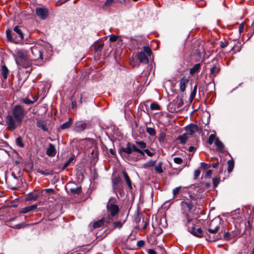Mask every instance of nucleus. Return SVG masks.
<instances>
[{"label":"nucleus","instance_id":"nucleus-1","mask_svg":"<svg viewBox=\"0 0 254 254\" xmlns=\"http://www.w3.org/2000/svg\"><path fill=\"white\" fill-rule=\"evenodd\" d=\"M135 143L138 147H137L135 144L128 142L126 147L121 149L120 152H123L129 155H130L133 152L139 153L142 155H144L145 153H146L149 157H152L154 155L155 153L154 152H151L148 149H145L147 145L145 142L143 141H136Z\"/></svg>","mask_w":254,"mask_h":254},{"label":"nucleus","instance_id":"nucleus-2","mask_svg":"<svg viewBox=\"0 0 254 254\" xmlns=\"http://www.w3.org/2000/svg\"><path fill=\"white\" fill-rule=\"evenodd\" d=\"M13 30L17 34V36L15 38H13V36L11 34V31L10 30H7L6 32V33L8 40L15 42H18L19 41H22L23 39V34L20 28L18 26H16L14 28Z\"/></svg>","mask_w":254,"mask_h":254},{"label":"nucleus","instance_id":"nucleus-3","mask_svg":"<svg viewBox=\"0 0 254 254\" xmlns=\"http://www.w3.org/2000/svg\"><path fill=\"white\" fill-rule=\"evenodd\" d=\"M5 123L7 126V128L9 130L13 131L19 126L22 122L16 120L14 117L10 114L8 115L6 117Z\"/></svg>","mask_w":254,"mask_h":254},{"label":"nucleus","instance_id":"nucleus-4","mask_svg":"<svg viewBox=\"0 0 254 254\" xmlns=\"http://www.w3.org/2000/svg\"><path fill=\"white\" fill-rule=\"evenodd\" d=\"M12 114L13 117L16 118V120L22 122L24 117L26 114V112L25 111L24 108L19 105L15 106L12 110Z\"/></svg>","mask_w":254,"mask_h":254},{"label":"nucleus","instance_id":"nucleus-5","mask_svg":"<svg viewBox=\"0 0 254 254\" xmlns=\"http://www.w3.org/2000/svg\"><path fill=\"white\" fill-rule=\"evenodd\" d=\"M44 48L40 45H35L31 48V55H29L32 60H42V53Z\"/></svg>","mask_w":254,"mask_h":254},{"label":"nucleus","instance_id":"nucleus-6","mask_svg":"<svg viewBox=\"0 0 254 254\" xmlns=\"http://www.w3.org/2000/svg\"><path fill=\"white\" fill-rule=\"evenodd\" d=\"M117 199L115 198H111L107 205V211L112 216H115L119 211V206L116 204Z\"/></svg>","mask_w":254,"mask_h":254},{"label":"nucleus","instance_id":"nucleus-7","mask_svg":"<svg viewBox=\"0 0 254 254\" xmlns=\"http://www.w3.org/2000/svg\"><path fill=\"white\" fill-rule=\"evenodd\" d=\"M185 210H184V212L183 214L185 216V217H186L187 220L188 221L187 225H188L189 231L190 233H191L192 235H193L194 236H195L198 237H202V235H203V232L202 231V230L200 228L195 229L193 226H189V224H190V221H191V219H189L187 213V212L185 213Z\"/></svg>","mask_w":254,"mask_h":254},{"label":"nucleus","instance_id":"nucleus-8","mask_svg":"<svg viewBox=\"0 0 254 254\" xmlns=\"http://www.w3.org/2000/svg\"><path fill=\"white\" fill-rule=\"evenodd\" d=\"M220 222L217 219H213L209 224V228L208 231L210 233L215 234L216 233L219 229Z\"/></svg>","mask_w":254,"mask_h":254},{"label":"nucleus","instance_id":"nucleus-9","mask_svg":"<svg viewBox=\"0 0 254 254\" xmlns=\"http://www.w3.org/2000/svg\"><path fill=\"white\" fill-rule=\"evenodd\" d=\"M199 129L198 127L194 124H190L186 127V131L187 135H193L195 131H197Z\"/></svg>","mask_w":254,"mask_h":254},{"label":"nucleus","instance_id":"nucleus-10","mask_svg":"<svg viewBox=\"0 0 254 254\" xmlns=\"http://www.w3.org/2000/svg\"><path fill=\"white\" fill-rule=\"evenodd\" d=\"M36 14L41 19L46 18L48 15V12L46 8L38 7L36 8Z\"/></svg>","mask_w":254,"mask_h":254},{"label":"nucleus","instance_id":"nucleus-11","mask_svg":"<svg viewBox=\"0 0 254 254\" xmlns=\"http://www.w3.org/2000/svg\"><path fill=\"white\" fill-rule=\"evenodd\" d=\"M87 127V124L83 121H78L76 122L74 130L77 132H81L84 130Z\"/></svg>","mask_w":254,"mask_h":254},{"label":"nucleus","instance_id":"nucleus-12","mask_svg":"<svg viewBox=\"0 0 254 254\" xmlns=\"http://www.w3.org/2000/svg\"><path fill=\"white\" fill-rule=\"evenodd\" d=\"M16 63L18 65L23 68H27L31 65V62L28 58L19 60Z\"/></svg>","mask_w":254,"mask_h":254},{"label":"nucleus","instance_id":"nucleus-13","mask_svg":"<svg viewBox=\"0 0 254 254\" xmlns=\"http://www.w3.org/2000/svg\"><path fill=\"white\" fill-rule=\"evenodd\" d=\"M16 56L15 58L16 62L19 60L20 61L22 59L27 58V53L24 50H18L16 51Z\"/></svg>","mask_w":254,"mask_h":254},{"label":"nucleus","instance_id":"nucleus-14","mask_svg":"<svg viewBox=\"0 0 254 254\" xmlns=\"http://www.w3.org/2000/svg\"><path fill=\"white\" fill-rule=\"evenodd\" d=\"M181 205L184 209H187L189 212H190L193 207V204L191 201L189 200H185L182 201Z\"/></svg>","mask_w":254,"mask_h":254},{"label":"nucleus","instance_id":"nucleus-15","mask_svg":"<svg viewBox=\"0 0 254 254\" xmlns=\"http://www.w3.org/2000/svg\"><path fill=\"white\" fill-rule=\"evenodd\" d=\"M189 82V79L186 77H182L180 81V90L184 92L185 91L187 84Z\"/></svg>","mask_w":254,"mask_h":254},{"label":"nucleus","instance_id":"nucleus-16","mask_svg":"<svg viewBox=\"0 0 254 254\" xmlns=\"http://www.w3.org/2000/svg\"><path fill=\"white\" fill-rule=\"evenodd\" d=\"M56 153L55 146L52 144H50L46 151V154L49 156H55Z\"/></svg>","mask_w":254,"mask_h":254},{"label":"nucleus","instance_id":"nucleus-17","mask_svg":"<svg viewBox=\"0 0 254 254\" xmlns=\"http://www.w3.org/2000/svg\"><path fill=\"white\" fill-rule=\"evenodd\" d=\"M137 58L140 63L147 64L148 62V59L143 52H141L138 53Z\"/></svg>","mask_w":254,"mask_h":254},{"label":"nucleus","instance_id":"nucleus-18","mask_svg":"<svg viewBox=\"0 0 254 254\" xmlns=\"http://www.w3.org/2000/svg\"><path fill=\"white\" fill-rule=\"evenodd\" d=\"M16 218H13L10 219L9 221H6V225H8L10 227H13L14 228L20 229L26 226V224L25 223H21L15 226H12L11 224V222L15 219Z\"/></svg>","mask_w":254,"mask_h":254},{"label":"nucleus","instance_id":"nucleus-19","mask_svg":"<svg viewBox=\"0 0 254 254\" xmlns=\"http://www.w3.org/2000/svg\"><path fill=\"white\" fill-rule=\"evenodd\" d=\"M38 204H34L30 206H28L24 208H22L20 211V213H26L30 211H31L36 208L37 207Z\"/></svg>","mask_w":254,"mask_h":254},{"label":"nucleus","instance_id":"nucleus-20","mask_svg":"<svg viewBox=\"0 0 254 254\" xmlns=\"http://www.w3.org/2000/svg\"><path fill=\"white\" fill-rule=\"evenodd\" d=\"M200 68V64H197L193 65V66L191 68L190 70V74L192 75L196 72H198Z\"/></svg>","mask_w":254,"mask_h":254},{"label":"nucleus","instance_id":"nucleus-21","mask_svg":"<svg viewBox=\"0 0 254 254\" xmlns=\"http://www.w3.org/2000/svg\"><path fill=\"white\" fill-rule=\"evenodd\" d=\"M215 145L217 146V150L220 152H222L224 148V145L218 138H216L215 142Z\"/></svg>","mask_w":254,"mask_h":254},{"label":"nucleus","instance_id":"nucleus-22","mask_svg":"<svg viewBox=\"0 0 254 254\" xmlns=\"http://www.w3.org/2000/svg\"><path fill=\"white\" fill-rule=\"evenodd\" d=\"M219 70H220V68L218 66H217V65L214 66L210 69V76L211 77L215 76L217 75V74L219 72Z\"/></svg>","mask_w":254,"mask_h":254},{"label":"nucleus","instance_id":"nucleus-23","mask_svg":"<svg viewBox=\"0 0 254 254\" xmlns=\"http://www.w3.org/2000/svg\"><path fill=\"white\" fill-rule=\"evenodd\" d=\"M173 103H176V106L178 109L182 107L184 105V101L182 98L177 97L176 99L173 101Z\"/></svg>","mask_w":254,"mask_h":254},{"label":"nucleus","instance_id":"nucleus-24","mask_svg":"<svg viewBox=\"0 0 254 254\" xmlns=\"http://www.w3.org/2000/svg\"><path fill=\"white\" fill-rule=\"evenodd\" d=\"M1 74L2 75L3 79H6V78L7 77V74L9 73V70H8V68H7V67L6 66V65H3L1 66Z\"/></svg>","mask_w":254,"mask_h":254},{"label":"nucleus","instance_id":"nucleus-25","mask_svg":"<svg viewBox=\"0 0 254 254\" xmlns=\"http://www.w3.org/2000/svg\"><path fill=\"white\" fill-rule=\"evenodd\" d=\"M72 123V120L71 118H69L67 122L64 123L61 126V128L62 129H65L68 128Z\"/></svg>","mask_w":254,"mask_h":254},{"label":"nucleus","instance_id":"nucleus-26","mask_svg":"<svg viewBox=\"0 0 254 254\" xmlns=\"http://www.w3.org/2000/svg\"><path fill=\"white\" fill-rule=\"evenodd\" d=\"M123 174L124 175L125 179L126 182L127 184L128 187L130 189H132L131 181H130V178H129V176H128L127 174L125 171H123Z\"/></svg>","mask_w":254,"mask_h":254},{"label":"nucleus","instance_id":"nucleus-27","mask_svg":"<svg viewBox=\"0 0 254 254\" xmlns=\"http://www.w3.org/2000/svg\"><path fill=\"white\" fill-rule=\"evenodd\" d=\"M37 126L38 127L42 129L43 130L47 131L48 130V128L46 126V124L44 121L40 120L38 121Z\"/></svg>","mask_w":254,"mask_h":254},{"label":"nucleus","instance_id":"nucleus-28","mask_svg":"<svg viewBox=\"0 0 254 254\" xmlns=\"http://www.w3.org/2000/svg\"><path fill=\"white\" fill-rule=\"evenodd\" d=\"M156 163V161H153L152 160H149L147 162L144 163L143 165V168H149L151 167H152L155 165Z\"/></svg>","mask_w":254,"mask_h":254},{"label":"nucleus","instance_id":"nucleus-29","mask_svg":"<svg viewBox=\"0 0 254 254\" xmlns=\"http://www.w3.org/2000/svg\"><path fill=\"white\" fill-rule=\"evenodd\" d=\"M104 222V219H102L97 221H96V222H94V223L93 224V227L94 228H99V227H101L102 225H103Z\"/></svg>","mask_w":254,"mask_h":254},{"label":"nucleus","instance_id":"nucleus-30","mask_svg":"<svg viewBox=\"0 0 254 254\" xmlns=\"http://www.w3.org/2000/svg\"><path fill=\"white\" fill-rule=\"evenodd\" d=\"M178 139L180 140L181 143L185 144L188 139V135L187 134L184 133L183 135L179 136Z\"/></svg>","mask_w":254,"mask_h":254},{"label":"nucleus","instance_id":"nucleus-31","mask_svg":"<svg viewBox=\"0 0 254 254\" xmlns=\"http://www.w3.org/2000/svg\"><path fill=\"white\" fill-rule=\"evenodd\" d=\"M197 85L195 84L193 87V90L191 91L190 95V100L191 101L193 100L196 93Z\"/></svg>","mask_w":254,"mask_h":254},{"label":"nucleus","instance_id":"nucleus-32","mask_svg":"<svg viewBox=\"0 0 254 254\" xmlns=\"http://www.w3.org/2000/svg\"><path fill=\"white\" fill-rule=\"evenodd\" d=\"M228 171L229 172H231L232 171L234 167V163L233 160H230L228 162Z\"/></svg>","mask_w":254,"mask_h":254},{"label":"nucleus","instance_id":"nucleus-33","mask_svg":"<svg viewBox=\"0 0 254 254\" xmlns=\"http://www.w3.org/2000/svg\"><path fill=\"white\" fill-rule=\"evenodd\" d=\"M123 224V222H122L121 221H117L114 222L113 223V226L114 228L121 229L122 227Z\"/></svg>","mask_w":254,"mask_h":254},{"label":"nucleus","instance_id":"nucleus-34","mask_svg":"<svg viewBox=\"0 0 254 254\" xmlns=\"http://www.w3.org/2000/svg\"><path fill=\"white\" fill-rule=\"evenodd\" d=\"M166 138V134L164 132H161L160 133L158 140L160 143L164 142Z\"/></svg>","mask_w":254,"mask_h":254},{"label":"nucleus","instance_id":"nucleus-35","mask_svg":"<svg viewBox=\"0 0 254 254\" xmlns=\"http://www.w3.org/2000/svg\"><path fill=\"white\" fill-rule=\"evenodd\" d=\"M16 143L17 145H18L19 146L21 147H23L24 145L22 142V138L19 136L16 139Z\"/></svg>","mask_w":254,"mask_h":254},{"label":"nucleus","instance_id":"nucleus-36","mask_svg":"<svg viewBox=\"0 0 254 254\" xmlns=\"http://www.w3.org/2000/svg\"><path fill=\"white\" fill-rule=\"evenodd\" d=\"M38 197L37 194H30L28 195L27 199L28 200H35Z\"/></svg>","mask_w":254,"mask_h":254},{"label":"nucleus","instance_id":"nucleus-37","mask_svg":"<svg viewBox=\"0 0 254 254\" xmlns=\"http://www.w3.org/2000/svg\"><path fill=\"white\" fill-rule=\"evenodd\" d=\"M146 131L150 135L153 136L155 135L156 131L155 129L152 127H147Z\"/></svg>","mask_w":254,"mask_h":254},{"label":"nucleus","instance_id":"nucleus-38","mask_svg":"<svg viewBox=\"0 0 254 254\" xmlns=\"http://www.w3.org/2000/svg\"><path fill=\"white\" fill-rule=\"evenodd\" d=\"M215 139V135L214 134H211L209 136L207 142L209 144H212Z\"/></svg>","mask_w":254,"mask_h":254},{"label":"nucleus","instance_id":"nucleus-39","mask_svg":"<svg viewBox=\"0 0 254 254\" xmlns=\"http://www.w3.org/2000/svg\"><path fill=\"white\" fill-rule=\"evenodd\" d=\"M162 163H159L155 167V170L159 173H162L163 172V170L161 168Z\"/></svg>","mask_w":254,"mask_h":254},{"label":"nucleus","instance_id":"nucleus-40","mask_svg":"<svg viewBox=\"0 0 254 254\" xmlns=\"http://www.w3.org/2000/svg\"><path fill=\"white\" fill-rule=\"evenodd\" d=\"M150 109L152 110H159L160 109V107L157 103H153L150 105Z\"/></svg>","mask_w":254,"mask_h":254},{"label":"nucleus","instance_id":"nucleus-41","mask_svg":"<svg viewBox=\"0 0 254 254\" xmlns=\"http://www.w3.org/2000/svg\"><path fill=\"white\" fill-rule=\"evenodd\" d=\"M143 51H144L143 52L144 53H145L148 56H150L151 55V54H152L151 50L150 48L149 47L144 46L143 47Z\"/></svg>","mask_w":254,"mask_h":254},{"label":"nucleus","instance_id":"nucleus-42","mask_svg":"<svg viewBox=\"0 0 254 254\" xmlns=\"http://www.w3.org/2000/svg\"><path fill=\"white\" fill-rule=\"evenodd\" d=\"M181 189V187H178L173 190L172 192L174 197H175L176 195H177L179 193Z\"/></svg>","mask_w":254,"mask_h":254},{"label":"nucleus","instance_id":"nucleus-43","mask_svg":"<svg viewBox=\"0 0 254 254\" xmlns=\"http://www.w3.org/2000/svg\"><path fill=\"white\" fill-rule=\"evenodd\" d=\"M22 101L24 103L27 104V105L32 104L34 103V101H32L30 100V99H28L27 98L22 99Z\"/></svg>","mask_w":254,"mask_h":254},{"label":"nucleus","instance_id":"nucleus-44","mask_svg":"<svg viewBox=\"0 0 254 254\" xmlns=\"http://www.w3.org/2000/svg\"><path fill=\"white\" fill-rule=\"evenodd\" d=\"M174 161L177 164H182L183 162V159L180 157H175L174 158Z\"/></svg>","mask_w":254,"mask_h":254},{"label":"nucleus","instance_id":"nucleus-45","mask_svg":"<svg viewBox=\"0 0 254 254\" xmlns=\"http://www.w3.org/2000/svg\"><path fill=\"white\" fill-rule=\"evenodd\" d=\"M73 159L72 157H70L67 161H66L63 166V169L66 168L67 166L69 165L71 162L73 161Z\"/></svg>","mask_w":254,"mask_h":254},{"label":"nucleus","instance_id":"nucleus-46","mask_svg":"<svg viewBox=\"0 0 254 254\" xmlns=\"http://www.w3.org/2000/svg\"><path fill=\"white\" fill-rule=\"evenodd\" d=\"M219 181L220 179L219 178H216L213 179V184L214 187H216L218 185Z\"/></svg>","mask_w":254,"mask_h":254},{"label":"nucleus","instance_id":"nucleus-47","mask_svg":"<svg viewBox=\"0 0 254 254\" xmlns=\"http://www.w3.org/2000/svg\"><path fill=\"white\" fill-rule=\"evenodd\" d=\"M103 47V44H99L94 47V50L95 51H101V49H102Z\"/></svg>","mask_w":254,"mask_h":254},{"label":"nucleus","instance_id":"nucleus-48","mask_svg":"<svg viewBox=\"0 0 254 254\" xmlns=\"http://www.w3.org/2000/svg\"><path fill=\"white\" fill-rule=\"evenodd\" d=\"M200 173V171H199V170L197 169V170H195L194 173V179H197V177L199 176Z\"/></svg>","mask_w":254,"mask_h":254},{"label":"nucleus","instance_id":"nucleus-49","mask_svg":"<svg viewBox=\"0 0 254 254\" xmlns=\"http://www.w3.org/2000/svg\"><path fill=\"white\" fill-rule=\"evenodd\" d=\"M109 40L111 42H114L117 40V36L115 35H112L110 36Z\"/></svg>","mask_w":254,"mask_h":254},{"label":"nucleus","instance_id":"nucleus-50","mask_svg":"<svg viewBox=\"0 0 254 254\" xmlns=\"http://www.w3.org/2000/svg\"><path fill=\"white\" fill-rule=\"evenodd\" d=\"M131 158H132L135 161H137L139 159V156L135 154H133L132 156H131Z\"/></svg>","mask_w":254,"mask_h":254},{"label":"nucleus","instance_id":"nucleus-51","mask_svg":"<svg viewBox=\"0 0 254 254\" xmlns=\"http://www.w3.org/2000/svg\"><path fill=\"white\" fill-rule=\"evenodd\" d=\"M71 191L73 192H74L75 193L78 194L80 193L81 190L79 188H76L75 189H71Z\"/></svg>","mask_w":254,"mask_h":254},{"label":"nucleus","instance_id":"nucleus-52","mask_svg":"<svg viewBox=\"0 0 254 254\" xmlns=\"http://www.w3.org/2000/svg\"><path fill=\"white\" fill-rule=\"evenodd\" d=\"M115 0H107L106 1H105V4L106 5H111L113 1H114Z\"/></svg>","mask_w":254,"mask_h":254},{"label":"nucleus","instance_id":"nucleus-53","mask_svg":"<svg viewBox=\"0 0 254 254\" xmlns=\"http://www.w3.org/2000/svg\"><path fill=\"white\" fill-rule=\"evenodd\" d=\"M227 46H228V42H221L220 47L222 48H224L226 47Z\"/></svg>","mask_w":254,"mask_h":254},{"label":"nucleus","instance_id":"nucleus-54","mask_svg":"<svg viewBox=\"0 0 254 254\" xmlns=\"http://www.w3.org/2000/svg\"><path fill=\"white\" fill-rule=\"evenodd\" d=\"M43 191H45L47 193H50V192H54V190L53 189H45Z\"/></svg>","mask_w":254,"mask_h":254},{"label":"nucleus","instance_id":"nucleus-55","mask_svg":"<svg viewBox=\"0 0 254 254\" xmlns=\"http://www.w3.org/2000/svg\"><path fill=\"white\" fill-rule=\"evenodd\" d=\"M148 254H156V252L152 249H149L147 251Z\"/></svg>","mask_w":254,"mask_h":254},{"label":"nucleus","instance_id":"nucleus-56","mask_svg":"<svg viewBox=\"0 0 254 254\" xmlns=\"http://www.w3.org/2000/svg\"><path fill=\"white\" fill-rule=\"evenodd\" d=\"M244 27V25L243 24H240V25L239 26V31L240 33H241L243 31Z\"/></svg>","mask_w":254,"mask_h":254},{"label":"nucleus","instance_id":"nucleus-57","mask_svg":"<svg viewBox=\"0 0 254 254\" xmlns=\"http://www.w3.org/2000/svg\"><path fill=\"white\" fill-rule=\"evenodd\" d=\"M211 173H212L211 170H207L206 172V173L205 177H210L211 174Z\"/></svg>","mask_w":254,"mask_h":254},{"label":"nucleus","instance_id":"nucleus-58","mask_svg":"<svg viewBox=\"0 0 254 254\" xmlns=\"http://www.w3.org/2000/svg\"><path fill=\"white\" fill-rule=\"evenodd\" d=\"M195 150V148L192 146H190L189 148V151L190 152H193Z\"/></svg>","mask_w":254,"mask_h":254},{"label":"nucleus","instance_id":"nucleus-59","mask_svg":"<svg viewBox=\"0 0 254 254\" xmlns=\"http://www.w3.org/2000/svg\"><path fill=\"white\" fill-rule=\"evenodd\" d=\"M218 164H219L218 162L213 163L212 164V166L213 168H216L218 166Z\"/></svg>","mask_w":254,"mask_h":254},{"label":"nucleus","instance_id":"nucleus-60","mask_svg":"<svg viewBox=\"0 0 254 254\" xmlns=\"http://www.w3.org/2000/svg\"><path fill=\"white\" fill-rule=\"evenodd\" d=\"M230 233L228 232L225 233L224 235V237L225 238H228L230 237Z\"/></svg>","mask_w":254,"mask_h":254},{"label":"nucleus","instance_id":"nucleus-61","mask_svg":"<svg viewBox=\"0 0 254 254\" xmlns=\"http://www.w3.org/2000/svg\"><path fill=\"white\" fill-rule=\"evenodd\" d=\"M144 243L143 241H139L138 242V246H139V247H141V246H142L143 245Z\"/></svg>","mask_w":254,"mask_h":254},{"label":"nucleus","instance_id":"nucleus-62","mask_svg":"<svg viewBox=\"0 0 254 254\" xmlns=\"http://www.w3.org/2000/svg\"><path fill=\"white\" fill-rule=\"evenodd\" d=\"M76 102L75 101H72L71 105L72 107L74 108L76 106Z\"/></svg>","mask_w":254,"mask_h":254},{"label":"nucleus","instance_id":"nucleus-63","mask_svg":"<svg viewBox=\"0 0 254 254\" xmlns=\"http://www.w3.org/2000/svg\"><path fill=\"white\" fill-rule=\"evenodd\" d=\"M148 223L146 222L144 225L143 227V229H145L147 226Z\"/></svg>","mask_w":254,"mask_h":254},{"label":"nucleus","instance_id":"nucleus-64","mask_svg":"<svg viewBox=\"0 0 254 254\" xmlns=\"http://www.w3.org/2000/svg\"><path fill=\"white\" fill-rule=\"evenodd\" d=\"M38 97H35L33 98L34 102H36L38 100Z\"/></svg>","mask_w":254,"mask_h":254}]
</instances>
